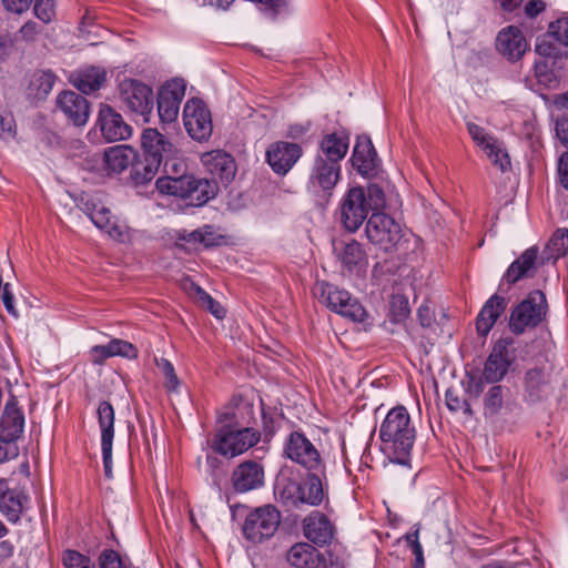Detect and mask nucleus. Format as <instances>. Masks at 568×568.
<instances>
[{
    "instance_id": "obj_14",
    "label": "nucleus",
    "mask_w": 568,
    "mask_h": 568,
    "mask_svg": "<svg viewBox=\"0 0 568 568\" xmlns=\"http://www.w3.org/2000/svg\"><path fill=\"white\" fill-rule=\"evenodd\" d=\"M467 130L476 145L485 153L489 161L506 172L510 169L511 162L508 151L504 143L490 135L483 126L475 123H468Z\"/></svg>"
},
{
    "instance_id": "obj_24",
    "label": "nucleus",
    "mask_w": 568,
    "mask_h": 568,
    "mask_svg": "<svg viewBox=\"0 0 568 568\" xmlns=\"http://www.w3.org/2000/svg\"><path fill=\"white\" fill-rule=\"evenodd\" d=\"M496 48L507 59L517 60L526 52L528 43L519 28L508 26L498 32Z\"/></svg>"
},
{
    "instance_id": "obj_63",
    "label": "nucleus",
    "mask_w": 568,
    "mask_h": 568,
    "mask_svg": "<svg viewBox=\"0 0 568 568\" xmlns=\"http://www.w3.org/2000/svg\"><path fill=\"white\" fill-rule=\"evenodd\" d=\"M546 9V3L542 0H530L525 6V13L534 18Z\"/></svg>"
},
{
    "instance_id": "obj_61",
    "label": "nucleus",
    "mask_w": 568,
    "mask_h": 568,
    "mask_svg": "<svg viewBox=\"0 0 568 568\" xmlns=\"http://www.w3.org/2000/svg\"><path fill=\"white\" fill-rule=\"evenodd\" d=\"M191 294L204 308L207 303H211L212 297L202 287L194 283L191 284Z\"/></svg>"
},
{
    "instance_id": "obj_40",
    "label": "nucleus",
    "mask_w": 568,
    "mask_h": 568,
    "mask_svg": "<svg viewBox=\"0 0 568 568\" xmlns=\"http://www.w3.org/2000/svg\"><path fill=\"white\" fill-rule=\"evenodd\" d=\"M62 568H95L92 559L73 549H65L61 554Z\"/></svg>"
},
{
    "instance_id": "obj_9",
    "label": "nucleus",
    "mask_w": 568,
    "mask_h": 568,
    "mask_svg": "<svg viewBox=\"0 0 568 568\" xmlns=\"http://www.w3.org/2000/svg\"><path fill=\"white\" fill-rule=\"evenodd\" d=\"M284 454L292 462L310 471L324 475V463L315 445L300 432H293L284 445Z\"/></svg>"
},
{
    "instance_id": "obj_32",
    "label": "nucleus",
    "mask_w": 568,
    "mask_h": 568,
    "mask_svg": "<svg viewBox=\"0 0 568 568\" xmlns=\"http://www.w3.org/2000/svg\"><path fill=\"white\" fill-rule=\"evenodd\" d=\"M348 138L343 133L326 134L320 143L316 156L341 164V161L348 151Z\"/></svg>"
},
{
    "instance_id": "obj_47",
    "label": "nucleus",
    "mask_w": 568,
    "mask_h": 568,
    "mask_svg": "<svg viewBox=\"0 0 568 568\" xmlns=\"http://www.w3.org/2000/svg\"><path fill=\"white\" fill-rule=\"evenodd\" d=\"M552 255L562 256L568 252V229H558L549 242Z\"/></svg>"
},
{
    "instance_id": "obj_45",
    "label": "nucleus",
    "mask_w": 568,
    "mask_h": 568,
    "mask_svg": "<svg viewBox=\"0 0 568 568\" xmlns=\"http://www.w3.org/2000/svg\"><path fill=\"white\" fill-rule=\"evenodd\" d=\"M57 0H34L33 13L43 23L55 19Z\"/></svg>"
},
{
    "instance_id": "obj_43",
    "label": "nucleus",
    "mask_w": 568,
    "mask_h": 568,
    "mask_svg": "<svg viewBox=\"0 0 568 568\" xmlns=\"http://www.w3.org/2000/svg\"><path fill=\"white\" fill-rule=\"evenodd\" d=\"M162 164L168 175L179 176L181 174H185L186 162L179 148H176L175 154L165 156Z\"/></svg>"
},
{
    "instance_id": "obj_58",
    "label": "nucleus",
    "mask_w": 568,
    "mask_h": 568,
    "mask_svg": "<svg viewBox=\"0 0 568 568\" xmlns=\"http://www.w3.org/2000/svg\"><path fill=\"white\" fill-rule=\"evenodd\" d=\"M558 176L560 184L568 190V151L558 159Z\"/></svg>"
},
{
    "instance_id": "obj_53",
    "label": "nucleus",
    "mask_w": 568,
    "mask_h": 568,
    "mask_svg": "<svg viewBox=\"0 0 568 568\" xmlns=\"http://www.w3.org/2000/svg\"><path fill=\"white\" fill-rule=\"evenodd\" d=\"M16 133V123L12 115L0 112V139L12 140Z\"/></svg>"
},
{
    "instance_id": "obj_35",
    "label": "nucleus",
    "mask_w": 568,
    "mask_h": 568,
    "mask_svg": "<svg viewBox=\"0 0 568 568\" xmlns=\"http://www.w3.org/2000/svg\"><path fill=\"white\" fill-rule=\"evenodd\" d=\"M321 475L325 477V474L323 475L322 473L311 474L307 476L304 484L300 485L302 504L318 506L323 503L325 489Z\"/></svg>"
},
{
    "instance_id": "obj_13",
    "label": "nucleus",
    "mask_w": 568,
    "mask_h": 568,
    "mask_svg": "<svg viewBox=\"0 0 568 568\" xmlns=\"http://www.w3.org/2000/svg\"><path fill=\"white\" fill-rule=\"evenodd\" d=\"M83 211L99 230L108 233L113 240L119 242L130 240V230L126 224L115 219L102 203L88 200L83 204Z\"/></svg>"
},
{
    "instance_id": "obj_17",
    "label": "nucleus",
    "mask_w": 568,
    "mask_h": 568,
    "mask_svg": "<svg viewBox=\"0 0 568 568\" xmlns=\"http://www.w3.org/2000/svg\"><path fill=\"white\" fill-rule=\"evenodd\" d=\"M334 253L344 276H361L365 273L368 260L362 244L357 241L335 243Z\"/></svg>"
},
{
    "instance_id": "obj_55",
    "label": "nucleus",
    "mask_w": 568,
    "mask_h": 568,
    "mask_svg": "<svg viewBox=\"0 0 568 568\" xmlns=\"http://www.w3.org/2000/svg\"><path fill=\"white\" fill-rule=\"evenodd\" d=\"M546 381V374L542 369L534 368L526 373L525 383L529 392H535Z\"/></svg>"
},
{
    "instance_id": "obj_51",
    "label": "nucleus",
    "mask_w": 568,
    "mask_h": 568,
    "mask_svg": "<svg viewBox=\"0 0 568 568\" xmlns=\"http://www.w3.org/2000/svg\"><path fill=\"white\" fill-rule=\"evenodd\" d=\"M503 405V388L501 386H493L485 397V410L489 414H495Z\"/></svg>"
},
{
    "instance_id": "obj_6",
    "label": "nucleus",
    "mask_w": 568,
    "mask_h": 568,
    "mask_svg": "<svg viewBox=\"0 0 568 568\" xmlns=\"http://www.w3.org/2000/svg\"><path fill=\"white\" fill-rule=\"evenodd\" d=\"M292 568H344V560L335 549L321 552L308 542H297L287 551Z\"/></svg>"
},
{
    "instance_id": "obj_36",
    "label": "nucleus",
    "mask_w": 568,
    "mask_h": 568,
    "mask_svg": "<svg viewBox=\"0 0 568 568\" xmlns=\"http://www.w3.org/2000/svg\"><path fill=\"white\" fill-rule=\"evenodd\" d=\"M537 257V250L528 248L525 251L521 256L513 262L508 267L505 278L508 283H516L524 276L528 274V272L534 267L535 261Z\"/></svg>"
},
{
    "instance_id": "obj_52",
    "label": "nucleus",
    "mask_w": 568,
    "mask_h": 568,
    "mask_svg": "<svg viewBox=\"0 0 568 568\" xmlns=\"http://www.w3.org/2000/svg\"><path fill=\"white\" fill-rule=\"evenodd\" d=\"M535 74L540 84H544L546 88L554 89L558 84V80L555 74L548 70L546 63H537L535 67Z\"/></svg>"
},
{
    "instance_id": "obj_38",
    "label": "nucleus",
    "mask_w": 568,
    "mask_h": 568,
    "mask_svg": "<svg viewBox=\"0 0 568 568\" xmlns=\"http://www.w3.org/2000/svg\"><path fill=\"white\" fill-rule=\"evenodd\" d=\"M276 498L286 506H298L302 504L301 486L293 480H281L274 489Z\"/></svg>"
},
{
    "instance_id": "obj_33",
    "label": "nucleus",
    "mask_w": 568,
    "mask_h": 568,
    "mask_svg": "<svg viewBox=\"0 0 568 568\" xmlns=\"http://www.w3.org/2000/svg\"><path fill=\"white\" fill-rule=\"evenodd\" d=\"M505 306V298L498 295H494L487 301L476 318V329L479 335L485 337L489 333L498 317L503 314Z\"/></svg>"
},
{
    "instance_id": "obj_37",
    "label": "nucleus",
    "mask_w": 568,
    "mask_h": 568,
    "mask_svg": "<svg viewBox=\"0 0 568 568\" xmlns=\"http://www.w3.org/2000/svg\"><path fill=\"white\" fill-rule=\"evenodd\" d=\"M54 82L55 75L51 71H37L30 79L28 93L34 99H43L51 92Z\"/></svg>"
},
{
    "instance_id": "obj_49",
    "label": "nucleus",
    "mask_w": 568,
    "mask_h": 568,
    "mask_svg": "<svg viewBox=\"0 0 568 568\" xmlns=\"http://www.w3.org/2000/svg\"><path fill=\"white\" fill-rule=\"evenodd\" d=\"M548 34L554 37L559 43L568 45V16L551 22L548 28Z\"/></svg>"
},
{
    "instance_id": "obj_56",
    "label": "nucleus",
    "mask_w": 568,
    "mask_h": 568,
    "mask_svg": "<svg viewBox=\"0 0 568 568\" xmlns=\"http://www.w3.org/2000/svg\"><path fill=\"white\" fill-rule=\"evenodd\" d=\"M0 298L2 300L3 302V305L7 310V312L14 316V317H18V311L17 308L14 307V297H13V294L10 290V284L9 283H6L3 288H1L0 291Z\"/></svg>"
},
{
    "instance_id": "obj_22",
    "label": "nucleus",
    "mask_w": 568,
    "mask_h": 568,
    "mask_svg": "<svg viewBox=\"0 0 568 568\" xmlns=\"http://www.w3.org/2000/svg\"><path fill=\"white\" fill-rule=\"evenodd\" d=\"M99 125L106 141H120L131 136L132 129L126 124L121 114L111 106L103 105L99 111Z\"/></svg>"
},
{
    "instance_id": "obj_1",
    "label": "nucleus",
    "mask_w": 568,
    "mask_h": 568,
    "mask_svg": "<svg viewBox=\"0 0 568 568\" xmlns=\"http://www.w3.org/2000/svg\"><path fill=\"white\" fill-rule=\"evenodd\" d=\"M382 450L390 460L406 464L415 440V429L410 417L403 406L392 408L379 428Z\"/></svg>"
},
{
    "instance_id": "obj_2",
    "label": "nucleus",
    "mask_w": 568,
    "mask_h": 568,
    "mask_svg": "<svg viewBox=\"0 0 568 568\" xmlns=\"http://www.w3.org/2000/svg\"><path fill=\"white\" fill-rule=\"evenodd\" d=\"M384 202V193L378 185L372 184L367 190L352 186L339 201V221L346 231L355 233L363 225L369 212L382 207Z\"/></svg>"
},
{
    "instance_id": "obj_54",
    "label": "nucleus",
    "mask_w": 568,
    "mask_h": 568,
    "mask_svg": "<svg viewBox=\"0 0 568 568\" xmlns=\"http://www.w3.org/2000/svg\"><path fill=\"white\" fill-rule=\"evenodd\" d=\"M445 406L452 414L462 409L460 392L456 387H449L445 393Z\"/></svg>"
},
{
    "instance_id": "obj_27",
    "label": "nucleus",
    "mask_w": 568,
    "mask_h": 568,
    "mask_svg": "<svg viewBox=\"0 0 568 568\" xmlns=\"http://www.w3.org/2000/svg\"><path fill=\"white\" fill-rule=\"evenodd\" d=\"M232 484L237 493L257 489L264 484V470L255 462L242 463L232 474Z\"/></svg>"
},
{
    "instance_id": "obj_23",
    "label": "nucleus",
    "mask_w": 568,
    "mask_h": 568,
    "mask_svg": "<svg viewBox=\"0 0 568 568\" xmlns=\"http://www.w3.org/2000/svg\"><path fill=\"white\" fill-rule=\"evenodd\" d=\"M141 143L146 159L163 162L165 156L176 153V145L156 129H145L142 132Z\"/></svg>"
},
{
    "instance_id": "obj_20",
    "label": "nucleus",
    "mask_w": 568,
    "mask_h": 568,
    "mask_svg": "<svg viewBox=\"0 0 568 568\" xmlns=\"http://www.w3.org/2000/svg\"><path fill=\"white\" fill-rule=\"evenodd\" d=\"M201 163L217 184V180L226 185L235 176L236 165L234 159L222 150H213L201 155Z\"/></svg>"
},
{
    "instance_id": "obj_57",
    "label": "nucleus",
    "mask_w": 568,
    "mask_h": 568,
    "mask_svg": "<svg viewBox=\"0 0 568 568\" xmlns=\"http://www.w3.org/2000/svg\"><path fill=\"white\" fill-rule=\"evenodd\" d=\"M33 0H2L6 10L21 14L29 10Z\"/></svg>"
},
{
    "instance_id": "obj_10",
    "label": "nucleus",
    "mask_w": 568,
    "mask_h": 568,
    "mask_svg": "<svg viewBox=\"0 0 568 568\" xmlns=\"http://www.w3.org/2000/svg\"><path fill=\"white\" fill-rule=\"evenodd\" d=\"M260 439L258 432L252 428L220 429L213 439V449L226 457H235L254 446Z\"/></svg>"
},
{
    "instance_id": "obj_30",
    "label": "nucleus",
    "mask_w": 568,
    "mask_h": 568,
    "mask_svg": "<svg viewBox=\"0 0 568 568\" xmlns=\"http://www.w3.org/2000/svg\"><path fill=\"white\" fill-rule=\"evenodd\" d=\"M352 161L362 175H367L377 168V154L368 138H358L354 146Z\"/></svg>"
},
{
    "instance_id": "obj_15",
    "label": "nucleus",
    "mask_w": 568,
    "mask_h": 568,
    "mask_svg": "<svg viewBox=\"0 0 568 568\" xmlns=\"http://www.w3.org/2000/svg\"><path fill=\"white\" fill-rule=\"evenodd\" d=\"M183 124L189 135L196 141L207 140L213 130L211 112L199 99L189 100L183 109Z\"/></svg>"
},
{
    "instance_id": "obj_29",
    "label": "nucleus",
    "mask_w": 568,
    "mask_h": 568,
    "mask_svg": "<svg viewBox=\"0 0 568 568\" xmlns=\"http://www.w3.org/2000/svg\"><path fill=\"white\" fill-rule=\"evenodd\" d=\"M103 158L108 171L112 173H121L130 165L133 166V163L138 158V153L128 144H119L105 149Z\"/></svg>"
},
{
    "instance_id": "obj_5",
    "label": "nucleus",
    "mask_w": 568,
    "mask_h": 568,
    "mask_svg": "<svg viewBox=\"0 0 568 568\" xmlns=\"http://www.w3.org/2000/svg\"><path fill=\"white\" fill-rule=\"evenodd\" d=\"M116 97L122 109L141 115L148 121L154 104L153 91L149 85L126 78L119 83Z\"/></svg>"
},
{
    "instance_id": "obj_41",
    "label": "nucleus",
    "mask_w": 568,
    "mask_h": 568,
    "mask_svg": "<svg viewBox=\"0 0 568 568\" xmlns=\"http://www.w3.org/2000/svg\"><path fill=\"white\" fill-rule=\"evenodd\" d=\"M162 163L152 160L146 159L144 163H133L132 168V178L136 183H146L151 181L154 175L156 174L159 168Z\"/></svg>"
},
{
    "instance_id": "obj_60",
    "label": "nucleus",
    "mask_w": 568,
    "mask_h": 568,
    "mask_svg": "<svg viewBox=\"0 0 568 568\" xmlns=\"http://www.w3.org/2000/svg\"><path fill=\"white\" fill-rule=\"evenodd\" d=\"M256 3H260L264 10L278 13L287 6V0H256Z\"/></svg>"
},
{
    "instance_id": "obj_48",
    "label": "nucleus",
    "mask_w": 568,
    "mask_h": 568,
    "mask_svg": "<svg viewBox=\"0 0 568 568\" xmlns=\"http://www.w3.org/2000/svg\"><path fill=\"white\" fill-rule=\"evenodd\" d=\"M418 538H419V528L418 527H416L414 529V531L408 532L405 536V540L409 545V547L415 556L414 568H424V566H425L424 552H423V547H422Z\"/></svg>"
},
{
    "instance_id": "obj_59",
    "label": "nucleus",
    "mask_w": 568,
    "mask_h": 568,
    "mask_svg": "<svg viewBox=\"0 0 568 568\" xmlns=\"http://www.w3.org/2000/svg\"><path fill=\"white\" fill-rule=\"evenodd\" d=\"M18 455V448L12 442H4L0 438V464L4 463Z\"/></svg>"
},
{
    "instance_id": "obj_11",
    "label": "nucleus",
    "mask_w": 568,
    "mask_h": 568,
    "mask_svg": "<svg viewBox=\"0 0 568 568\" xmlns=\"http://www.w3.org/2000/svg\"><path fill=\"white\" fill-rule=\"evenodd\" d=\"M280 511L271 505L256 508L250 513L243 526L245 537L253 542L272 537L278 528Z\"/></svg>"
},
{
    "instance_id": "obj_19",
    "label": "nucleus",
    "mask_w": 568,
    "mask_h": 568,
    "mask_svg": "<svg viewBox=\"0 0 568 568\" xmlns=\"http://www.w3.org/2000/svg\"><path fill=\"white\" fill-rule=\"evenodd\" d=\"M98 420L101 430V452L104 474L112 477V446L114 438V409L109 402L100 403L98 407Z\"/></svg>"
},
{
    "instance_id": "obj_50",
    "label": "nucleus",
    "mask_w": 568,
    "mask_h": 568,
    "mask_svg": "<svg viewBox=\"0 0 568 568\" xmlns=\"http://www.w3.org/2000/svg\"><path fill=\"white\" fill-rule=\"evenodd\" d=\"M99 568H126V565L115 550L105 549L99 556Z\"/></svg>"
},
{
    "instance_id": "obj_26",
    "label": "nucleus",
    "mask_w": 568,
    "mask_h": 568,
    "mask_svg": "<svg viewBox=\"0 0 568 568\" xmlns=\"http://www.w3.org/2000/svg\"><path fill=\"white\" fill-rule=\"evenodd\" d=\"M59 110L74 124L84 125L89 119L88 101L77 92L64 91L58 95Z\"/></svg>"
},
{
    "instance_id": "obj_64",
    "label": "nucleus",
    "mask_w": 568,
    "mask_h": 568,
    "mask_svg": "<svg viewBox=\"0 0 568 568\" xmlns=\"http://www.w3.org/2000/svg\"><path fill=\"white\" fill-rule=\"evenodd\" d=\"M90 354L94 363H102L104 359L112 357L111 354H109L106 345L93 346L90 351Z\"/></svg>"
},
{
    "instance_id": "obj_46",
    "label": "nucleus",
    "mask_w": 568,
    "mask_h": 568,
    "mask_svg": "<svg viewBox=\"0 0 568 568\" xmlns=\"http://www.w3.org/2000/svg\"><path fill=\"white\" fill-rule=\"evenodd\" d=\"M109 354L111 356H122L126 358H134L138 356L136 348L129 342L123 339H112L106 344Z\"/></svg>"
},
{
    "instance_id": "obj_3",
    "label": "nucleus",
    "mask_w": 568,
    "mask_h": 568,
    "mask_svg": "<svg viewBox=\"0 0 568 568\" xmlns=\"http://www.w3.org/2000/svg\"><path fill=\"white\" fill-rule=\"evenodd\" d=\"M155 186L160 193L184 200L191 206H202L217 193L215 182L192 174L165 175L156 180Z\"/></svg>"
},
{
    "instance_id": "obj_31",
    "label": "nucleus",
    "mask_w": 568,
    "mask_h": 568,
    "mask_svg": "<svg viewBox=\"0 0 568 568\" xmlns=\"http://www.w3.org/2000/svg\"><path fill=\"white\" fill-rule=\"evenodd\" d=\"M69 79L77 89L89 94L103 85L106 80V72L104 69L88 67L71 73Z\"/></svg>"
},
{
    "instance_id": "obj_4",
    "label": "nucleus",
    "mask_w": 568,
    "mask_h": 568,
    "mask_svg": "<svg viewBox=\"0 0 568 568\" xmlns=\"http://www.w3.org/2000/svg\"><path fill=\"white\" fill-rule=\"evenodd\" d=\"M314 293L333 312L354 322L363 323L366 321L367 312L347 291L333 284L321 282L315 285Z\"/></svg>"
},
{
    "instance_id": "obj_62",
    "label": "nucleus",
    "mask_w": 568,
    "mask_h": 568,
    "mask_svg": "<svg viewBox=\"0 0 568 568\" xmlns=\"http://www.w3.org/2000/svg\"><path fill=\"white\" fill-rule=\"evenodd\" d=\"M191 294L204 308L207 303H211L212 297L202 287L194 283L191 284Z\"/></svg>"
},
{
    "instance_id": "obj_34",
    "label": "nucleus",
    "mask_w": 568,
    "mask_h": 568,
    "mask_svg": "<svg viewBox=\"0 0 568 568\" xmlns=\"http://www.w3.org/2000/svg\"><path fill=\"white\" fill-rule=\"evenodd\" d=\"M178 239L191 244L193 248H197L199 245L204 247L216 246L223 241V236L211 225H204L193 231L183 230L179 232Z\"/></svg>"
},
{
    "instance_id": "obj_21",
    "label": "nucleus",
    "mask_w": 568,
    "mask_h": 568,
    "mask_svg": "<svg viewBox=\"0 0 568 568\" xmlns=\"http://www.w3.org/2000/svg\"><path fill=\"white\" fill-rule=\"evenodd\" d=\"M302 155V149L296 143L278 141L271 144L266 151V161L277 174H286Z\"/></svg>"
},
{
    "instance_id": "obj_7",
    "label": "nucleus",
    "mask_w": 568,
    "mask_h": 568,
    "mask_svg": "<svg viewBox=\"0 0 568 568\" xmlns=\"http://www.w3.org/2000/svg\"><path fill=\"white\" fill-rule=\"evenodd\" d=\"M547 302L542 292L535 291L511 312L509 327L515 334L536 327L546 316Z\"/></svg>"
},
{
    "instance_id": "obj_39",
    "label": "nucleus",
    "mask_w": 568,
    "mask_h": 568,
    "mask_svg": "<svg viewBox=\"0 0 568 568\" xmlns=\"http://www.w3.org/2000/svg\"><path fill=\"white\" fill-rule=\"evenodd\" d=\"M186 82L183 79H172L168 81L159 91V95L166 98L169 101H173L181 105L182 100L185 97Z\"/></svg>"
},
{
    "instance_id": "obj_25",
    "label": "nucleus",
    "mask_w": 568,
    "mask_h": 568,
    "mask_svg": "<svg viewBox=\"0 0 568 568\" xmlns=\"http://www.w3.org/2000/svg\"><path fill=\"white\" fill-rule=\"evenodd\" d=\"M303 532L311 542L324 546L333 539L334 526L324 514L313 511L303 520Z\"/></svg>"
},
{
    "instance_id": "obj_18",
    "label": "nucleus",
    "mask_w": 568,
    "mask_h": 568,
    "mask_svg": "<svg viewBox=\"0 0 568 568\" xmlns=\"http://www.w3.org/2000/svg\"><path fill=\"white\" fill-rule=\"evenodd\" d=\"M30 496L22 489L10 488L6 479H0V513L11 524H18L30 508Z\"/></svg>"
},
{
    "instance_id": "obj_16",
    "label": "nucleus",
    "mask_w": 568,
    "mask_h": 568,
    "mask_svg": "<svg viewBox=\"0 0 568 568\" xmlns=\"http://www.w3.org/2000/svg\"><path fill=\"white\" fill-rule=\"evenodd\" d=\"M342 168L335 161L315 156L307 180V190L313 194H331L341 180Z\"/></svg>"
},
{
    "instance_id": "obj_12",
    "label": "nucleus",
    "mask_w": 568,
    "mask_h": 568,
    "mask_svg": "<svg viewBox=\"0 0 568 568\" xmlns=\"http://www.w3.org/2000/svg\"><path fill=\"white\" fill-rule=\"evenodd\" d=\"M517 357L515 341L510 337L499 338L486 361L484 376L486 381H501Z\"/></svg>"
},
{
    "instance_id": "obj_28",
    "label": "nucleus",
    "mask_w": 568,
    "mask_h": 568,
    "mask_svg": "<svg viewBox=\"0 0 568 568\" xmlns=\"http://www.w3.org/2000/svg\"><path fill=\"white\" fill-rule=\"evenodd\" d=\"M24 416L14 397L7 403L0 420V438L14 442L23 433Z\"/></svg>"
},
{
    "instance_id": "obj_42",
    "label": "nucleus",
    "mask_w": 568,
    "mask_h": 568,
    "mask_svg": "<svg viewBox=\"0 0 568 568\" xmlns=\"http://www.w3.org/2000/svg\"><path fill=\"white\" fill-rule=\"evenodd\" d=\"M155 365L165 379V388L169 392H176L180 386V381L175 374L172 363L169 359L161 357L155 358Z\"/></svg>"
},
{
    "instance_id": "obj_44",
    "label": "nucleus",
    "mask_w": 568,
    "mask_h": 568,
    "mask_svg": "<svg viewBox=\"0 0 568 568\" xmlns=\"http://www.w3.org/2000/svg\"><path fill=\"white\" fill-rule=\"evenodd\" d=\"M180 105L161 95L158 97V113L161 122L172 123L178 119Z\"/></svg>"
},
{
    "instance_id": "obj_8",
    "label": "nucleus",
    "mask_w": 568,
    "mask_h": 568,
    "mask_svg": "<svg viewBox=\"0 0 568 568\" xmlns=\"http://www.w3.org/2000/svg\"><path fill=\"white\" fill-rule=\"evenodd\" d=\"M365 232L368 241L385 252L394 251L403 239L402 226L385 213H373Z\"/></svg>"
}]
</instances>
